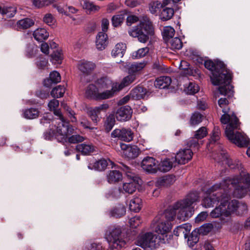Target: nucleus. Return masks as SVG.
<instances>
[{"mask_svg": "<svg viewBox=\"0 0 250 250\" xmlns=\"http://www.w3.org/2000/svg\"><path fill=\"white\" fill-rule=\"evenodd\" d=\"M230 185L234 188V177L231 178L228 177L222 183L213 185L204 193V198L201 203L203 207L210 208L220 202V205L210 213V216L212 218H219L220 226L217 227L218 228H221L222 225L229 222L230 220L231 214L234 212V199L230 202L229 198L224 197L222 192H215L222 189L225 191L230 189Z\"/></svg>", "mask_w": 250, "mask_h": 250, "instance_id": "nucleus-1", "label": "nucleus"}, {"mask_svg": "<svg viewBox=\"0 0 250 250\" xmlns=\"http://www.w3.org/2000/svg\"><path fill=\"white\" fill-rule=\"evenodd\" d=\"M195 53V52H192V55L195 57L192 58V59H195L196 64H203L205 67L211 72L210 80L212 84L213 85L219 86V93L226 96L233 88V86L230 85L232 75L229 70L227 68L226 65L218 59L212 60L207 57V59L204 60L203 58L196 55Z\"/></svg>", "mask_w": 250, "mask_h": 250, "instance_id": "nucleus-2", "label": "nucleus"}, {"mask_svg": "<svg viewBox=\"0 0 250 250\" xmlns=\"http://www.w3.org/2000/svg\"><path fill=\"white\" fill-rule=\"evenodd\" d=\"M177 210H179L177 214L178 218V213L182 210L181 204L178 201L164 211L166 221L158 223L155 228V232L158 234L159 239L163 244H169L173 238V234L170 232L172 228L171 221L174 219Z\"/></svg>", "mask_w": 250, "mask_h": 250, "instance_id": "nucleus-3", "label": "nucleus"}, {"mask_svg": "<svg viewBox=\"0 0 250 250\" xmlns=\"http://www.w3.org/2000/svg\"><path fill=\"white\" fill-rule=\"evenodd\" d=\"M139 23L128 30L130 36L137 38L142 43L146 42L150 37L154 35V29L152 22L147 18L139 21Z\"/></svg>", "mask_w": 250, "mask_h": 250, "instance_id": "nucleus-4", "label": "nucleus"}, {"mask_svg": "<svg viewBox=\"0 0 250 250\" xmlns=\"http://www.w3.org/2000/svg\"><path fill=\"white\" fill-rule=\"evenodd\" d=\"M238 170L239 176L235 175V198L244 197L250 188V174L245 173L242 164L235 160V171Z\"/></svg>", "mask_w": 250, "mask_h": 250, "instance_id": "nucleus-5", "label": "nucleus"}, {"mask_svg": "<svg viewBox=\"0 0 250 250\" xmlns=\"http://www.w3.org/2000/svg\"><path fill=\"white\" fill-rule=\"evenodd\" d=\"M198 198V192L197 191H191L188 194L185 199L178 201L182 207V210L178 215V220L185 221L192 216L194 210L192 205L197 201Z\"/></svg>", "mask_w": 250, "mask_h": 250, "instance_id": "nucleus-6", "label": "nucleus"}, {"mask_svg": "<svg viewBox=\"0 0 250 250\" xmlns=\"http://www.w3.org/2000/svg\"><path fill=\"white\" fill-rule=\"evenodd\" d=\"M109 234L106 239L110 245V250H120L126 245L122 238V229L119 226H112L108 228Z\"/></svg>", "mask_w": 250, "mask_h": 250, "instance_id": "nucleus-7", "label": "nucleus"}, {"mask_svg": "<svg viewBox=\"0 0 250 250\" xmlns=\"http://www.w3.org/2000/svg\"><path fill=\"white\" fill-rule=\"evenodd\" d=\"M224 114L221 116L220 121L223 125H227L225 130V135L227 139L232 144H234V112L230 114L229 111L223 109Z\"/></svg>", "mask_w": 250, "mask_h": 250, "instance_id": "nucleus-8", "label": "nucleus"}, {"mask_svg": "<svg viewBox=\"0 0 250 250\" xmlns=\"http://www.w3.org/2000/svg\"><path fill=\"white\" fill-rule=\"evenodd\" d=\"M159 242L162 243L159 239L158 234L157 236L152 232H148L138 237L136 245L142 248L148 247L153 250L158 247Z\"/></svg>", "mask_w": 250, "mask_h": 250, "instance_id": "nucleus-9", "label": "nucleus"}, {"mask_svg": "<svg viewBox=\"0 0 250 250\" xmlns=\"http://www.w3.org/2000/svg\"><path fill=\"white\" fill-rule=\"evenodd\" d=\"M54 127L56 128L58 136H61L60 140L58 139V141L62 143H67V137L73 134L74 130L69 121L66 120L62 121L58 126L55 125Z\"/></svg>", "mask_w": 250, "mask_h": 250, "instance_id": "nucleus-10", "label": "nucleus"}, {"mask_svg": "<svg viewBox=\"0 0 250 250\" xmlns=\"http://www.w3.org/2000/svg\"><path fill=\"white\" fill-rule=\"evenodd\" d=\"M158 161L154 158L150 156L145 157L141 164V167L148 174H155L157 172Z\"/></svg>", "mask_w": 250, "mask_h": 250, "instance_id": "nucleus-11", "label": "nucleus"}, {"mask_svg": "<svg viewBox=\"0 0 250 250\" xmlns=\"http://www.w3.org/2000/svg\"><path fill=\"white\" fill-rule=\"evenodd\" d=\"M192 156L193 152L190 149H184L180 150L171 159H174L173 162L184 165L192 159Z\"/></svg>", "mask_w": 250, "mask_h": 250, "instance_id": "nucleus-12", "label": "nucleus"}, {"mask_svg": "<svg viewBox=\"0 0 250 250\" xmlns=\"http://www.w3.org/2000/svg\"><path fill=\"white\" fill-rule=\"evenodd\" d=\"M133 113L131 107L129 105H124L119 107L116 113L118 121L125 122L131 119Z\"/></svg>", "mask_w": 250, "mask_h": 250, "instance_id": "nucleus-13", "label": "nucleus"}, {"mask_svg": "<svg viewBox=\"0 0 250 250\" xmlns=\"http://www.w3.org/2000/svg\"><path fill=\"white\" fill-rule=\"evenodd\" d=\"M109 163H110L111 165H114V163L110 159L107 160L104 158H102L98 160H95L92 163H89L87 167L90 170L103 171L105 170L107 167L108 166Z\"/></svg>", "mask_w": 250, "mask_h": 250, "instance_id": "nucleus-14", "label": "nucleus"}, {"mask_svg": "<svg viewBox=\"0 0 250 250\" xmlns=\"http://www.w3.org/2000/svg\"><path fill=\"white\" fill-rule=\"evenodd\" d=\"M176 181V176L174 174H167L157 179L155 186L158 188H167L171 186Z\"/></svg>", "mask_w": 250, "mask_h": 250, "instance_id": "nucleus-15", "label": "nucleus"}, {"mask_svg": "<svg viewBox=\"0 0 250 250\" xmlns=\"http://www.w3.org/2000/svg\"><path fill=\"white\" fill-rule=\"evenodd\" d=\"M250 143V140L244 132L235 131V146L239 147H247Z\"/></svg>", "mask_w": 250, "mask_h": 250, "instance_id": "nucleus-16", "label": "nucleus"}, {"mask_svg": "<svg viewBox=\"0 0 250 250\" xmlns=\"http://www.w3.org/2000/svg\"><path fill=\"white\" fill-rule=\"evenodd\" d=\"M126 214V207L122 204H118L113 207L109 211V215L111 217L120 218Z\"/></svg>", "mask_w": 250, "mask_h": 250, "instance_id": "nucleus-17", "label": "nucleus"}, {"mask_svg": "<svg viewBox=\"0 0 250 250\" xmlns=\"http://www.w3.org/2000/svg\"><path fill=\"white\" fill-rule=\"evenodd\" d=\"M146 89L143 86L138 85L134 88L130 93V95L135 100L145 99L147 93Z\"/></svg>", "mask_w": 250, "mask_h": 250, "instance_id": "nucleus-18", "label": "nucleus"}, {"mask_svg": "<svg viewBox=\"0 0 250 250\" xmlns=\"http://www.w3.org/2000/svg\"><path fill=\"white\" fill-rule=\"evenodd\" d=\"M96 68L95 63L90 61H84L78 65V69L84 75H90Z\"/></svg>", "mask_w": 250, "mask_h": 250, "instance_id": "nucleus-19", "label": "nucleus"}, {"mask_svg": "<svg viewBox=\"0 0 250 250\" xmlns=\"http://www.w3.org/2000/svg\"><path fill=\"white\" fill-rule=\"evenodd\" d=\"M108 43V36L106 33L99 32L96 36V45L99 50L105 49Z\"/></svg>", "mask_w": 250, "mask_h": 250, "instance_id": "nucleus-20", "label": "nucleus"}, {"mask_svg": "<svg viewBox=\"0 0 250 250\" xmlns=\"http://www.w3.org/2000/svg\"><path fill=\"white\" fill-rule=\"evenodd\" d=\"M174 159L166 158L161 160V163H157V172L158 171L162 172H167L171 170L173 167V163Z\"/></svg>", "mask_w": 250, "mask_h": 250, "instance_id": "nucleus-21", "label": "nucleus"}, {"mask_svg": "<svg viewBox=\"0 0 250 250\" xmlns=\"http://www.w3.org/2000/svg\"><path fill=\"white\" fill-rule=\"evenodd\" d=\"M98 94H99L98 88L94 84H89L86 87L85 97L91 100L98 101Z\"/></svg>", "mask_w": 250, "mask_h": 250, "instance_id": "nucleus-22", "label": "nucleus"}, {"mask_svg": "<svg viewBox=\"0 0 250 250\" xmlns=\"http://www.w3.org/2000/svg\"><path fill=\"white\" fill-rule=\"evenodd\" d=\"M126 14L127 12L125 10L120 11L118 14L113 16L111 18L112 25L115 28L121 26L125 21Z\"/></svg>", "mask_w": 250, "mask_h": 250, "instance_id": "nucleus-23", "label": "nucleus"}, {"mask_svg": "<svg viewBox=\"0 0 250 250\" xmlns=\"http://www.w3.org/2000/svg\"><path fill=\"white\" fill-rule=\"evenodd\" d=\"M107 180L110 184L118 183L123 179V174L119 170H109L107 174Z\"/></svg>", "mask_w": 250, "mask_h": 250, "instance_id": "nucleus-24", "label": "nucleus"}, {"mask_svg": "<svg viewBox=\"0 0 250 250\" xmlns=\"http://www.w3.org/2000/svg\"><path fill=\"white\" fill-rule=\"evenodd\" d=\"M217 160L218 163L225 162V163L230 167L233 168L234 167H231L233 166V160L230 158V156L226 150L222 149L221 152L218 154Z\"/></svg>", "mask_w": 250, "mask_h": 250, "instance_id": "nucleus-25", "label": "nucleus"}, {"mask_svg": "<svg viewBox=\"0 0 250 250\" xmlns=\"http://www.w3.org/2000/svg\"><path fill=\"white\" fill-rule=\"evenodd\" d=\"M34 39L39 42H43L49 37V33L44 28H38L33 32Z\"/></svg>", "mask_w": 250, "mask_h": 250, "instance_id": "nucleus-26", "label": "nucleus"}, {"mask_svg": "<svg viewBox=\"0 0 250 250\" xmlns=\"http://www.w3.org/2000/svg\"><path fill=\"white\" fill-rule=\"evenodd\" d=\"M95 83L100 89H107L110 86H114L111 80L107 76L102 77L98 79Z\"/></svg>", "mask_w": 250, "mask_h": 250, "instance_id": "nucleus-27", "label": "nucleus"}, {"mask_svg": "<svg viewBox=\"0 0 250 250\" xmlns=\"http://www.w3.org/2000/svg\"><path fill=\"white\" fill-rule=\"evenodd\" d=\"M40 113L38 108L30 107L23 110L22 116L26 119H34L39 117Z\"/></svg>", "mask_w": 250, "mask_h": 250, "instance_id": "nucleus-28", "label": "nucleus"}, {"mask_svg": "<svg viewBox=\"0 0 250 250\" xmlns=\"http://www.w3.org/2000/svg\"><path fill=\"white\" fill-rule=\"evenodd\" d=\"M76 149L77 151L81 152L82 154L87 155L95 151V147L92 145L81 144L76 146Z\"/></svg>", "mask_w": 250, "mask_h": 250, "instance_id": "nucleus-29", "label": "nucleus"}, {"mask_svg": "<svg viewBox=\"0 0 250 250\" xmlns=\"http://www.w3.org/2000/svg\"><path fill=\"white\" fill-rule=\"evenodd\" d=\"M142 207V199L139 197H136L131 199L129 205V209L131 211L138 212Z\"/></svg>", "mask_w": 250, "mask_h": 250, "instance_id": "nucleus-30", "label": "nucleus"}, {"mask_svg": "<svg viewBox=\"0 0 250 250\" xmlns=\"http://www.w3.org/2000/svg\"><path fill=\"white\" fill-rule=\"evenodd\" d=\"M126 49V44L123 42H120L117 43L114 48L112 50L111 54L112 56L116 57L118 56H121L123 57Z\"/></svg>", "mask_w": 250, "mask_h": 250, "instance_id": "nucleus-31", "label": "nucleus"}, {"mask_svg": "<svg viewBox=\"0 0 250 250\" xmlns=\"http://www.w3.org/2000/svg\"><path fill=\"white\" fill-rule=\"evenodd\" d=\"M220 134L221 131L220 127L218 126H215L212 131L210 138L208 139V142L207 144V147H210L211 145L215 144L220 139Z\"/></svg>", "mask_w": 250, "mask_h": 250, "instance_id": "nucleus-32", "label": "nucleus"}, {"mask_svg": "<svg viewBox=\"0 0 250 250\" xmlns=\"http://www.w3.org/2000/svg\"><path fill=\"white\" fill-rule=\"evenodd\" d=\"M140 150L136 145L131 146L129 149L126 152H124V154L125 158L128 159H133L136 158L139 153Z\"/></svg>", "mask_w": 250, "mask_h": 250, "instance_id": "nucleus-33", "label": "nucleus"}, {"mask_svg": "<svg viewBox=\"0 0 250 250\" xmlns=\"http://www.w3.org/2000/svg\"><path fill=\"white\" fill-rule=\"evenodd\" d=\"M199 235H201L200 232L196 228L194 229L190 235L188 234V242L190 247H193L196 244L199 240Z\"/></svg>", "mask_w": 250, "mask_h": 250, "instance_id": "nucleus-34", "label": "nucleus"}, {"mask_svg": "<svg viewBox=\"0 0 250 250\" xmlns=\"http://www.w3.org/2000/svg\"><path fill=\"white\" fill-rule=\"evenodd\" d=\"M35 23L34 21L29 18H25L17 21V27L19 29H26L33 26Z\"/></svg>", "mask_w": 250, "mask_h": 250, "instance_id": "nucleus-35", "label": "nucleus"}, {"mask_svg": "<svg viewBox=\"0 0 250 250\" xmlns=\"http://www.w3.org/2000/svg\"><path fill=\"white\" fill-rule=\"evenodd\" d=\"M63 59V54L62 50L54 51L50 55V62L55 64H61Z\"/></svg>", "mask_w": 250, "mask_h": 250, "instance_id": "nucleus-36", "label": "nucleus"}, {"mask_svg": "<svg viewBox=\"0 0 250 250\" xmlns=\"http://www.w3.org/2000/svg\"><path fill=\"white\" fill-rule=\"evenodd\" d=\"M65 92V88L64 85H59L54 87L50 92L52 97L57 99L62 97Z\"/></svg>", "mask_w": 250, "mask_h": 250, "instance_id": "nucleus-37", "label": "nucleus"}, {"mask_svg": "<svg viewBox=\"0 0 250 250\" xmlns=\"http://www.w3.org/2000/svg\"><path fill=\"white\" fill-rule=\"evenodd\" d=\"M247 206L245 203L239 202L235 200V215L243 216L247 212Z\"/></svg>", "mask_w": 250, "mask_h": 250, "instance_id": "nucleus-38", "label": "nucleus"}, {"mask_svg": "<svg viewBox=\"0 0 250 250\" xmlns=\"http://www.w3.org/2000/svg\"><path fill=\"white\" fill-rule=\"evenodd\" d=\"M174 9L172 8H164L160 15L161 20L163 21H167L171 19L174 15Z\"/></svg>", "mask_w": 250, "mask_h": 250, "instance_id": "nucleus-39", "label": "nucleus"}, {"mask_svg": "<svg viewBox=\"0 0 250 250\" xmlns=\"http://www.w3.org/2000/svg\"><path fill=\"white\" fill-rule=\"evenodd\" d=\"M43 138L46 140L51 141L54 138L55 139H57V137L59 136L56 128H48L43 133Z\"/></svg>", "mask_w": 250, "mask_h": 250, "instance_id": "nucleus-40", "label": "nucleus"}, {"mask_svg": "<svg viewBox=\"0 0 250 250\" xmlns=\"http://www.w3.org/2000/svg\"><path fill=\"white\" fill-rule=\"evenodd\" d=\"M83 8L86 10L87 14H91L92 12H95L98 11L100 7L94 5L93 3L85 0L83 4Z\"/></svg>", "mask_w": 250, "mask_h": 250, "instance_id": "nucleus-41", "label": "nucleus"}, {"mask_svg": "<svg viewBox=\"0 0 250 250\" xmlns=\"http://www.w3.org/2000/svg\"><path fill=\"white\" fill-rule=\"evenodd\" d=\"M175 32L174 29L171 26L164 27L162 33L163 39L165 42H167L170 39L172 38L175 34Z\"/></svg>", "mask_w": 250, "mask_h": 250, "instance_id": "nucleus-42", "label": "nucleus"}, {"mask_svg": "<svg viewBox=\"0 0 250 250\" xmlns=\"http://www.w3.org/2000/svg\"><path fill=\"white\" fill-rule=\"evenodd\" d=\"M133 133L130 129H122L120 140L125 142H129L133 140Z\"/></svg>", "mask_w": 250, "mask_h": 250, "instance_id": "nucleus-43", "label": "nucleus"}, {"mask_svg": "<svg viewBox=\"0 0 250 250\" xmlns=\"http://www.w3.org/2000/svg\"><path fill=\"white\" fill-rule=\"evenodd\" d=\"M203 117V115L200 112L198 111L194 112L190 117V125L192 126L198 125L202 122Z\"/></svg>", "mask_w": 250, "mask_h": 250, "instance_id": "nucleus-44", "label": "nucleus"}, {"mask_svg": "<svg viewBox=\"0 0 250 250\" xmlns=\"http://www.w3.org/2000/svg\"><path fill=\"white\" fill-rule=\"evenodd\" d=\"M17 12L16 8L13 7H6L0 8V14L7 18L13 17Z\"/></svg>", "mask_w": 250, "mask_h": 250, "instance_id": "nucleus-45", "label": "nucleus"}, {"mask_svg": "<svg viewBox=\"0 0 250 250\" xmlns=\"http://www.w3.org/2000/svg\"><path fill=\"white\" fill-rule=\"evenodd\" d=\"M115 118L113 115H109L107 117L104 125V130L106 133H109L115 125Z\"/></svg>", "mask_w": 250, "mask_h": 250, "instance_id": "nucleus-46", "label": "nucleus"}, {"mask_svg": "<svg viewBox=\"0 0 250 250\" xmlns=\"http://www.w3.org/2000/svg\"><path fill=\"white\" fill-rule=\"evenodd\" d=\"M213 228V226L212 223H208L203 224L199 228H198L197 229V230L201 233V235H206L211 231Z\"/></svg>", "mask_w": 250, "mask_h": 250, "instance_id": "nucleus-47", "label": "nucleus"}, {"mask_svg": "<svg viewBox=\"0 0 250 250\" xmlns=\"http://www.w3.org/2000/svg\"><path fill=\"white\" fill-rule=\"evenodd\" d=\"M114 86H112V88L110 90H105L98 94V101L101 100H105L112 97L115 92L114 90Z\"/></svg>", "mask_w": 250, "mask_h": 250, "instance_id": "nucleus-48", "label": "nucleus"}, {"mask_svg": "<svg viewBox=\"0 0 250 250\" xmlns=\"http://www.w3.org/2000/svg\"><path fill=\"white\" fill-rule=\"evenodd\" d=\"M149 51V49L147 47L140 48L132 53V58L134 59L141 58L145 57L148 53Z\"/></svg>", "mask_w": 250, "mask_h": 250, "instance_id": "nucleus-49", "label": "nucleus"}, {"mask_svg": "<svg viewBox=\"0 0 250 250\" xmlns=\"http://www.w3.org/2000/svg\"><path fill=\"white\" fill-rule=\"evenodd\" d=\"M86 113L94 123H97L98 118V114H99V112L98 110L96 109V107L94 108L92 107L87 108Z\"/></svg>", "mask_w": 250, "mask_h": 250, "instance_id": "nucleus-50", "label": "nucleus"}, {"mask_svg": "<svg viewBox=\"0 0 250 250\" xmlns=\"http://www.w3.org/2000/svg\"><path fill=\"white\" fill-rule=\"evenodd\" d=\"M170 49L174 50H180L183 46V42L179 37L172 38L170 42Z\"/></svg>", "mask_w": 250, "mask_h": 250, "instance_id": "nucleus-51", "label": "nucleus"}, {"mask_svg": "<svg viewBox=\"0 0 250 250\" xmlns=\"http://www.w3.org/2000/svg\"><path fill=\"white\" fill-rule=\"evenodd\" d=\"M123 189L125 192L132 194L136 189L137 187L135 183H132L130 181L128 182H125L123 184Z\"/></svg>", "mask_w": 250, "mask_h": 250, "instance_id": "nucleus-52", "label": "nucleus"}, {"mask_svg": "<svg viewBox=\"0 0 250 250\" xmlns=\"http://www.w3.org/2000/svg\"><path fill=\"white\" fill-rule=\"evenodd\" d=\"M36 50V47L34 44H27L25 49L26 56L28 58H33L35 55Z\"/></svg>", "mask_w": 250, "mask_h": 250, "instance_id": "nucleus-53", "label": "nucleus"}, {"mask_svg": "<svg viewBox=\"0 0 250 250\" xmlns=\"http://www.w3.org/2000/svg\"><path fill=\"white\" fill-rule=\"evenodd\" d=\"M120 194V189H118L117 188H111L107 193H106L105 197L108 199H117L119 197Z\"/></svg>", "mask_w": 250, "mask_h": 250, "instance_id": "nucleus-54", "label": "nucleus"}, {"mask_svg": "<svg viewBox=\"0 0 250 250\" xmlns=\"http://www.w3.org/2000/svg\"><path fill=\"white\" fill-rule=\"evenodd\" d=\"M48 78L50 79L51 82L54 83L55 84L60 82L61 80L60 74L56 70L51 72Z\"/></svg>", "mask_w": 250, "mask_h": 250, "instance_id": "nucleus-55", "label": "nucleus"}, {"mask_svg": "<svg viewBox=\"0 0 250 250\" xmlns=\"http://www.w3.org/2000/svg\"><path fill=\"white\" fill-rule=\"evenodd\" d=\"M125 167L126 169V176L128 179V180L130 181L132 183H135L136 184V186L137 187L140 184L139 183L141 181V179L139 177L131 176L128 173L131 174V173L128 171L129 169L128 167L124 166Z\"/></svg>", "mask_w": 250, "mask_h": 250, "instance_id": "nucleus-56", "label": "nucleus"}, {"mask_svg": "<svg viewBox=\"0 0 250 250\" xmlns=\"http://www.w3.org/2000/svg\"><path fill=\"white\" fill-rule=\"evenodd\" d=\"M207 134V128L205 126H202L195 132L194 138L197 139H201L206 137Z\"/></svg>", "mask_w": 250, "mask_h": 250, "instance_id": "nucleus-57", "label": "nucleus"}, {"mask_svg": "<svg viewBox=\"0 0 250 250\" xmlns=\"http://www.w3.org/2000/svg\"><path fill=\"white\" fill-rule=\"evenodd\" d=\"M84 140V137L80 135H73L69 138L67 137V142L71 144H77L82 142Z\"/></svg>", "mask_w": 250, "mask_h": 250, "instance_id": "nucleus-58", "label": "nucleus"}, {"mask_svg": "<svg viewBox=\"0 0 250 250\" xmlns=\"http://www.w3.org/2000/svg\"><path fill=\"white\" fill-rule=\"evenodd\" d=\"M187 93L189 95H194L199 91V86L195 83L190 82L187 88Z\"/></svg>", "mask_w": 250, "mask_h": 250, "instance_id": "nucleus-59", "label": "nucleus"}, {"mask_svg": "<svg viewBox=\"0 0 250 250\" xmlns=\"http://www.w3.org/2000/svg\"><path fill=\"white\" fill-rule=\"evenodd\" d=\"M35 95L42 100L47 99L49 97L48 90L40 89L35 91Z\"/></svg>", "mask_w": 250, "mask_h": 250, "instance_id": "nucleus-60", "label": "nucleus"}, {"mask_svg": "<svg viewBox=\"0 0 250 250\" xmlns=\"http://www.w3.org/2000/svg\"><path fill=\"white\" fill-rule=\"evenodd\" d=\"M47 60L42 55H41L39 58L38 60L36 62L37 66L38 68L42 69H44L47 63Z\"/></svg>", "mask_w": 250, "mask_h": 250, "instance_id": "nucleus-61", "label": "nucleus"}, {"mask_svg": "<svg viewBox=\"0 0 250 250\" xmlns=\"http://www.w3.org/2000/svg\"><path fill=\"white\" fill-rule=\"evenodd\" d=\"M141 223V221L140 216H134V217L131 218L129 220L130 226L132 228H137Z\"/></svg>", "mask_w": 250, "mask_h": 250, "instance_id": "nucleus-62", "label": "nucleus"}, {"mask_svg": "<svg viewBox=\"0 0 250 250\" xmlns=\"http://www.w3.org/2000/svg\"><path fill=\"white\" fill-rule=\"evenodd\" d=\"M154 86L156 88L159 89H165L168 88L169 84L165 83L164 80H162L161 79H158L156 80L154 83Z\"/></svg>", "mask_w": 250, "mask_h": 250, "instance_id": "nucleus-63", "label": "nucleus"}, {"mask_svg": "<svg viewBox=\"0 0 250 250\" xmlns=\"http://www.w3.org/2000/svg\"><path fill=\"white\" fill-rule=\"evenodd\" d=\"M139 21V18L138 16L131 15L127 16L126 20V24L128 26H130L132 24L136 23Z\"/></svg>", "mask_w": 250, "mask_h": 250, "instance_id": "nucleus-64", "label": "nucleus"}]
</instances>
